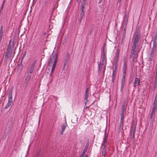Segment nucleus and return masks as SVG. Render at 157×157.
I'll return each mask as SVG.
<instances>
[{"mask_svg": "<svg viewBox=\"0 0 157 157\" xmlns=\"http://www.w3.org/2000/svg\"><path fill=\"white\" fill-rule=\"evenodd\" d=\"M106 49L104 47L101 52V62L98 64L99 71L100 74L104 75L106 63Z\"/></svg>", "mask_w": 157, "mask_h": 157, "instance_id": "nucleus-1", "label": "nucleus"}, {"mask_svg": "<svg viewBox=\"0 0 157 157\" xmlns=\"http://www.w3.org/2000/svg\"><path fill=\"white\" fill-rule=\"evenodd\" d=\"M133 40V43L132 46L131 56L133 57V60H135L138 56L137 53L135 50L136 45L138 44L139 37L138 35H135Z\"/></svg>", "mask_w": 157, "mask_h": 157, "instance_id": "nucleus-2", "label": "nucleus"}, {"mask_svg": "<svg viewBox=\"0 0 157 157\" xmlns=\"http://www.w3.org/2000/svg\"><path fill=\"white\" fill-rule=\"evenodd\" d=\"M57 55L55 54L53 55L52 57H51L49 60L48 63V65L51 66L52 65V68L51 71L50 75H52L53 73L54 70L55 68L56 63L57 61Z\"/></svg>", "mask_w": 157, "mask_h": 157, "instance_id": "nucleus-3", "label": "nucleus"}, {"mask_svg": "<svg viewBox=\"0 0 157 157\" xmlns=\"http://www.w3.org/2000/svg\"><path fill=\"white\" fill-rule=\"evenodd\" d=\"M13 88V87L12 86L10 88V90L9 93L8 95V102L5 107L4 109H7L9 108L13 103L12 93Z\"/></svg>", "mask_w": 157, "mask_h": 157, "instance_id": "nucleus-4", "label": "nucleus"}, {"mask_svg": "<svg viewBox=\"0 0 157 157\" xmlns=\"http://www.w3.org/2000/svg\"><path fill=\"white\" fill-rule=\"evenodd\" d=\"M136 123L133 122L132 124L130 132V138L134 139L135 138V133L136 129Z\"/></svg>", "mask_w": 157, "mask_h": 157, "instance_id": "nucleus-5", "label": "nucleus"}, {"mask_svg": "<svg viewBox=\"0 0 157 157\" xmlns=\"http://www.w3.org/2000/svg\"><path fill=\"white\" fill-rule=\"evenodd\" d=\"M6 52L5 56V59L6 60H7L8 59H11V60H12L14 55L15 52H13L10 53V50L8 49H7Z\"/></svg>", "mask_w": 157, "mask_h": 157, "instance_id": "nucleus-6", "label": "nucleus"}, {"mask_svg": "<svg viewBox=\"0 0 157 157\" xmlns=\"http://www.w3.org/2000/svg\"><path fill=\"white\" fill-rule=\"evenodd\" d=\"M120 51L119 49H117L116 52L115 54V57L114 58V64L115 65V69L116 68V67L117 65V63L118 60V58L120 53Z\"/></svg>", "mask_w": 157, "mask_h": 157, "instance_id": "nucleus-7", "label": "nucleus"}, {"mask_svg": "<svg viewBox=\"0 0 157 157\" xmlns=\"http://www.w3.org/2000/svg\"><path fill=\"white\" fill-rule=\"evenodd\" d=\"M126 74H122V77L121 81V91L122 92L124 87V86L125 81V77Z\"/></svg>", "mask_w": 157, "mask_h": 157, "instance_id": "nucleus-8", "label": "nucleus"}, {"mask_svg": "<svg viewBox=\"0 0 157 157\" xmlns=\"http://www.w3.org/2000/svg\"><path fill=\"white\" fill-rule=\"evenodd\" d=\"M36 62V60L33 62L29 67L28 68V74H29V73L32 74L33 73L34 70Z\"/></svg>", "mask_w": 157, "mask_h": 157, "instance_id": "nucleus-9", "label": "nucleus"}, {"mask_svg": "<svg viewBox=\"0 0 157 157\" xmlns=\"http://www.w3.org/2000/svg\"><path fill=\"white\" fill-rule=\"evenodd\" d=\"M31 75L28 74L25 77V80L24 83V84L25 86H26L28 85L29 81L31 78Z\"/></svg>", "mask_w": 157, "mask_h": 157, "instance_id": "nucleus-10", "label": "nucleus"}, {"mask_svg": "<svg viewBox=\"0 0 157 157\" xmlns=\"http://www.w3.org/2000/svg\"><path fill=\"white\" fill-rule=\"evenodd\" d=\"M127 67V61L125 58L124 60V63L122 68L123 74H126Z\"/></svg>", "mask_w": 157, "mask_h": 157, "instance_id": "nucleus-11", "label": "nucleus"}, {"mask_svg": "<svg viewBox=\"0 0 157 157\" xmlns=\"http://www.w3.org/2000/svg\"><path fill=\"white\" fill-rule=\"evenodd\" d=\"M108 135L107 134H105L103 140L102 145L105 147H106L107 145V141L108 139Z\"/></svg>", "mask_w": 157, "mask_h": 157, "instance_id": "nucleus-12", "label": "nucleus"}, {"mask_svg": "<svg viewBox=\"0 0 157 157\" xmlns=\"http://www.w3.org/2000/svg\"><path fill=\"white\" fill-rule=\"evenodd\" d=\"M140 85V79L138 78H136L133 82V86L136 87V86Z\"/></svg>", "mask_w": 157, "mask_h": 157, "instance_id": "nucleus-13", "label": "nucleus"}, {"mask_svg": "<svg viewBox=\"0 0 157 157\" xmlns=\"http://www.w3.org/2000/svg\"><path fill=\"white\" fill-rule=\"evenodd\" d=\"M127 106V102L125 101L123 102L122 107V113H124L126 110V107Z\"/></svg>", "mask_w": 157, "mask_h": 157, "instance_id": "nucleus-14", "label": "nucleus"}, {"mask_svg": "<svg viewBox=\"0 0 157 157\" xmlns=\"http://www.w3.org/2000/svg\"><path fill=\"white\" fill-rule=\"evenodd\" d=\"M154 52L155 50L151 49L150 53L148 56V59L150 61H151L152 60V58L154 56Z\"/></svg>", "mask_w": 157, "mask_h": 157, "instance_id": "nucleus-15", "label": "nucleus"}, {"mask_svg": "<svg viewBox=\"0 0 157 157\" xmlns=\"http://www.w3.org/2000/svg\"><path fill=\"white\" fill-rule=\"evenodd\" d=\"M156 108V105H154V106L152 108V111H151V115H150V118L151 119H152L153 116L155 115V114Z\"/></svg>", "mask_w": 157, "mask_h": 157, "instance_id": "nucleus-16", "label": "nucleus"}, {"mask_svg": "<svg viewBox=\"0 0 157 157\" xmlns=\"http://www.w3.org/2000/svg\"><path fill=\"white\" fill-rule=\"evenodd\" d=\"M67 125L66 122H65V123H63V126L62 127L61 129V131L60 132L61 135H62L63 134V132L65 130Z\"/></svg>", "mask_w": 157, "mask_h": 157, "instance_id": "nucleus-17", "label": "nucleus"}, {"mask_svg": "<svg viewBox=\"0 0 157 157\" xmlns=\"http://www.w3.org/2000/svg\"><path fill=\"white\" fill-rule=\"evenodd\" d=\"M89 88H86V90L85 93V99H87L89 97Z\"/></svg>", "mask_w": 157, "mask_h": 157, "instance_id": "nucleus-18", "label": "nucleus"}, {"mask_svg": "<svg viewBox=\"0 0 157 157\" xmlns=\"http://www.w3.org/2000/svg\"><path fill=\"white\" fill-rule=\"evenodd\" d=\"M86 3H85V2H82L81 5L80 10H84V9H85L86 6Z\"/></svg>", "mask_w": 157, "mask_h": 157, "instance_id": "nucleus-19", "label": "nucleus"}, {"mask_svg": "<svg viewBox=\"0 0 157 157\" xmlns=\"http://www.w3.org/2000/svg\"><path fill=\"white\" fill-rule=\"evenodd\" d=\"M156 36H155V39L153 41V46L152 48H151V49H153L154 50H155V47H156Z\"/></svg>", "mask_w": 157, "mask_h": 157, "instance_id": "nucleus-20", "label": "nucleus"}, {"mask_svg": "<svg viewBox=\"0 0 157 157\" xmlns=\"http://www.w3.org/2000/svg\"><path fill=\"white\" fill-rule=\"evenodd\" d=\"M116 69L114 70L113 72L112 77V82H113L116 75Z\"/></svg>", "mask_w": 157, "mask_h": 157, "instance_id": "nucleus-21", "label": "nucleus"}, {"mask_svg": "<svg viewBox=\"0 0 157 157\" xmlns=\"http://www.w3.org/2000/svg\"><path fill=\"white\" fill-rule=\"evenodd\" d=\"M68 62V60H65L63 61V70H64L66 65L67 64Z\"/></svg>", "mask_w": 157, "mask_h": 157, "instance_id": "nucleus-22", "label": "nucleus"}, {"mask_svg": "<svg viewBox=\"0 0 157 157\" xmlns=\"http://www.w3.org/2000/svg\"><path fill=\"white\" fill-rule=\"evenodd\" d=\"M106 152V147H104L102 150V155L105 156Z\"/></svg>", "mask_w": 157, "mask_h": 157, "instance_id": "nucleus-23", "label": "nucleus"}, {"mask_svg": "<svg viewBox=\"0 0 157 157\" xmlns=\"http://www.w3.org/2000/svg\"><path fill=\"white\" fill-rule=\"evenodd\" d=\"M123 126V120H120V129H122Z\"/></svg>", "mask_w": 157, "mask_h": 157, "instance_id": "nucleus-24", "label": "nucleus"}, {"mask_svg": "<svg viewBox=\"0 0 157 157\" xmlns=\"http://www.w3.org/2000/svg\"><path fill=\"white\" fill-rule=\"evenodd\" d=\"M84 10H81V13H80V17L81 19H82V17L84 15Z\"/></svg>", "mask_w": 157, "mask_h": 157, "instance_id": "nucleus-25", "label": "nucleus"}, {"mask_svg": "<svg viewBox=\"0 0 157 157\" xmlns=\"http://www.w3.org/2000/svg\"><path fill=\"white\" fill-rule=\"evenodd\" d=\"M124 113H121V118L120 120H123L124 119Z\"/></svg>", "mask_w": 157, "mask_h": 157, "instance_id": "nucleus-26", "label": "nucleus"}, {"mask_svg": "<svg viewBox=\"0 0 157 157\" xmlns=\"http://www.w3.org/2000/svg\"><path fill=\"white\" fill-rule=\"evenodd\" d=\"M4 3H5V1H4L3 2V4H2V6L1 8V10H3V7L4 5Z\"/></svg>", "mask_w": 157, "mask_h": 157, "instance_id": "nucleus-27", "label": "nucleus"}, {"mask_svg": "<svg viewBox=\"0 0 157 157\" xmlns=\"http://www.w3.org/2000/svg\"><path fill=\"white\" fill-rule=\"evenodd\" d=\"M155 78V79H157V71H156Z\"/></svg>", "mask_w": 157, "mask_h": 157, "instance_id": "nucleus-28", "label": "nucleus"}, {"mask_svg": "<svg viewBox=\"0 0 157 157\" xmlns=\"http://www.w3.org/2000/svg\"><path fill=\"white\" fill-rule=\"evenodd\" d=\"M88 145H89V142H88V143H87L86 145V148H88Z\"/></svg>", "mask_w": 157, "mask_h": 157, "instance_id": "nucleus-29", "label": "nucleus"}, {"mask_svg": "<svg viewBox=\"0 0 157 157\" xmlns=\"http://www.w3.org/2000/svg\"><path fill=\"white\" fill-rule=\"evenodd\" d=\"M85 100H86V101L85 103V104L86 105V104L88 103V99H85Z\"/></svg>", "mask_w": 157, "mask_h": 157, "instance_id": "nucleus-30", "label": "nucleus"}, {"mask_svg": "<svg viewBox=\"0 0 157 157\" xmlns=\"http://www.w3.org/2000/svg\"><path fill=\"white\" fill-rule=\"evenodd\" d=\"M157 82V79H155V80L154 81V84H156Z\"/></svg>", "mask_w": 157, "mask_h": 157, "instance_id": "nucleus-31", "label": "nucleus"}, {"mask_svg": "<svg viewBox=\"0 0 157 157\" xmlns=\"http://www.w3.org/2000/svg\"><path fill=\"white\" fill-rule=\"evenodd\" d=\"M86 0H83L82 2H85V3H86Z\"/></svg>", "mask_w": 157, "mask_h": 157, "instance_id": "nucleus-32", "label": "nucleus"}, {"mask_svg": "<svg viewBox=\"0 0 157 157\" xmlns=\"http://www.w3.org/2000/svg\"><path fill=\"white\" fill-rule=\"evenodd\" d=\"M119 0V2H120L121 1V0Z\"/></svg>", "mask_w": 157, "mask_h": 157, "instance_id": "nucleus-33", "label": "nucleus"}, {"mask_svg": "<svg viewBox=\"0 0 157 157\" xmlns=\"http://www.w3.org/2000/svg\"><path fill=\"white\" fill-rule=\"evenodd\" d=\"M100 2H99V3H100Z\"/></svg>", "mask_w": 157, "mask_h": 157, "instance_id": "nucleus-34", "label": "nucleus"}, {"mask_svg": "<svg viewBox=\"0 0 157 157\" xmlns=\"http://www.w3.org/2000/svg\"><path fill=\"white\" fill-rule=\"evenodd\" d=\"M87 157V156H86V157Z\"/></svg>", "mask_w": 157, "mask_h": 157, "instance_id": "nucleus-35", "label": "nucleus"}, {"mask_svg": "<svg viewBox=\"0 0 157 157\" xmlns=\"http://www.w3.org/2000/svg\"><path fill=\"white\" fill-rule=\"evenodd\" d=\"M59 0H58V1H59Z\"/></svg>", "mask_w": 157, "mask_h": 157, "instance_id": "nucleus-36", "label": "nucleus"}]
</instances>
